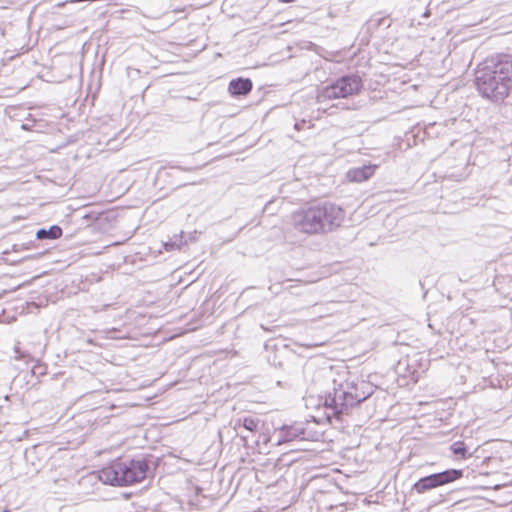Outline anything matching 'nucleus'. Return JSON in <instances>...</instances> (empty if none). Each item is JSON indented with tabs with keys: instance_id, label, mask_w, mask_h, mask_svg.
<instances>
[{
	"instance_id": "3",
	"label": "nucleus",
	"mask_w": 512,
	"mask_h": 512,
	"mask_svg": "<svg viewBox=\"0 0 512 512\" xmlns=\"http://www.w3.org/2000/svg\"><path fill=\"white\" fill-rule=\"evenodd\" d=\"M155 461L152 455L132 459H117L98 471V478L104 484L130 486L154 476Z\"/></svg>"
},
{
	"instance_id": "14",
	"label": "nucleus",
	"mask_w": 512,
	"mask_h": 512,
	"mask_svg": "<svg viewBox=\"0 0 512 512\" xmlns=\"http://www.w3.org/2000/svg\"><path fill=\"white\" fill-rule=\"evenodd\" d=\"M14 352L16 360H25L26 362L33 360V357H31L30 354L21 351L18 347H15Z\"/></svg>"
},
{
	"instance_id": "10",
	"label": "nucleus",
	"mask_w": 512,
	"mask_h": 512,
	"mask_svg": "<svg viewBox=\"0 0 512 512\" xmlns=\"http://www.w3.org/2000/svg\"><path fill=\"white\" fill-rule=\"evenodd\" d=\"M63 234L62 228L57 225H51L49 228H40L36 232V239L43 240H56L59 239Z\"/></svg>"
},
{
	"instance_id": "13",
	"label": "nucleus",
	"mask_w": 512,
	"mask_h": 512,
	"mask_svg": "<svg viewBox=\"0 0 512 512\" xmlns=\"http://www.w3.org/2000/svg\"><path fill=\"white\" fill-rule=\"evenodd\" d=\"M182 245H183L182 235L174 236V239H170L163 243L164 249L166 251L180 249Z\"/></svg>"
},
{
	"instance_id": "1",
	"label": "nucleus",
	"mask_w": 512,
	"mask_h": 512,
	"mask_svg": "<svg viewBox=\"0 0 512 512\" xmlns=\"http://www.w3.org/2000/svg\"><path fill=\"white\" fill-rule=\"evenodd\" d=\"M474 84L482 98L502 103L512 91V55L498 53L480 62L474 73Z\"/></svg>"
},
{
	"instance_id": "9",
	"label": "nucleus",
	"mask_w": 512,
	"mask_h": 512,
	"mask_svg": "<svg viewBox=\"0 0 512 512\" xmlns=\"http://www.w3.org/2000/svg\"><path fill=\"white\" fill-rule=\"evenodd\" d=\"M378 168L375 164L362 165L348 170L347 178L351 182H364L372 177Z\"/></svg>"
},
{
	"instance_id": "15",
	"label": "nucleus",
	"mask_w": 512,
	"mask_h": 512,
	"mask_svg": "<svg viewBox=\"0 0 512 512\" xmlns=\"http://www.w3.org/2000/svg\"><path fill=\"white\" fill-rule=\"evenodd\" d=\"M31 372L33 375H44L46 373V368L37 361L32 367Z\"/></svg>"
},
{
	"instance_id": "7",
	"label": "nucleus",
	"mask_w": 512,
	"mask_h": 512,
	"mask_svg": "<svg viewBox=\"0 0 512 512\" xmlns=\"http://www.w3.org/2000/svg\"><path fill=\"white\" fill-rule=\"evenodd\" d=\"M320 434L309 429L307 424L294 423L292 425H283L279 429V437L277 445L295 440H311L317 441Z\"/></svg>"
},
{
	"instance_id": "11",
	"label": "nucleus",
	"mask_w": 512,
	"mask_h": 512,
	"mask_svg": "<svg viewBox=\"0 0 512 512\" xmlns=\"http://www.w3.org/2000/svg\"><path fill=\"white\" fill-rule=\"evenodd\" d=\"M450 450L455 456L460 457L461 459H467L471 456L468 452V448L463 441H456L450 446Z\"/></svg>"
},
{
	"instance_id": "6",
	"label": "nucleus",
	"mask_w": 512,
	"mask_h": 512,
	"mask_svg": "<svg viewBox=\"0 0 512 512\" xmlns=\"http://www.w3.org/2000/svg\"><path fill=\"white\" fill-rule=\"evenodd\" d=\"M464 475L462 469H446L441 472L432 473L421 477L412 486V490L418 494L426 493L432 489L453 483L461 479Z\"/></svg>"
},
{
	"instance_id": "16",
	"label": "nucleus",
	"mask_w": 512,
	"mask_h": 512,
	"mask_svg": "<svg viewBox=\"0 0 512 512\" xmlns=\"http://www.w3.org/2000/svg\"><path fill=\"white\" fill-rule=\"evenodd\" d=\"M306 121L305 120H301V121H296L295 124H294V128L298 131L304 129L305 125H306Z\"/></svg>"
},
{
	"instance_id": "8",
	"label": "nucleus",
	"mask_w": 512,
	"mask_h": 512,
	"mask_svg": "<svg viewBox=\"0 0 512 512\" xmlns=\"http://www.w3.org/2000/svg\"><path fill=\"white\" fill-rule=\"evenodd\" d=\"M253 88V83L250 78L238 77L232 79L228 85V92L233 97L247 96Z\"/></svg>"
},
{
	"instance_id": "17",
	"label": "nucleus",
	"mask_w": 512,
	"mask_h": 512,
	"mask_svg": "<svg viewBox=\"0 0 512 512\" xmlns=\"http://www.w3.org/2000/svg\"><path fill=\"white\" fill-rule=\"evenodd\" d=\"M430 15V11L427 9L424 13H423V17H429Z\"/></svg>"
},
{
	"instance_id": "5",
	"label": "nucleus",
	"mask_w": 512,
	"mask_h": 512,
	"mask_svg": "<svg viewBox=\"0 0 512 512\" xmlns=\"http://www.w3.org/2000/svg\"><path fill=\"white\" fill-rule=\"evenodd\" d=\"M363 88V80L358 74L343 75L318 92V102L347 98L357 95Z\"/></svg>"
},
{
	"instance_id": "12",
	"label": "nucleus",
	"mask_w": 512,
	"mask_h": 512,
	"mask_svg": "<svg viewBox=\"0 0 512 512\" xmlns=\"http://www.w3.org/2000/svg\"><path fill=\"white\" fill-rule=\"evenodd\" d=\"M239 426L241 425L245 430L249 432H255L259 428L260 420L254 417H244L242 420L239 419Z\"/></svg>"
},
{
	"instance_id": "2",
	"label": "nucleus",
	"mask_w": 512,
	"mask_h": 512,
	"mask_svg": "<svg viewBox=\"0 0 512 512\" xmlns=\"http://www.w3.org/2000/svg\"><path fill=\"white\" fill-rule=\"evenodd\" d=\"M373 392V386L364 380L342 382L334 380L332 389L324 396H319L316 408L323 409L328 420L332 417L340 420L342 415L348 414L352 408L368 399Z\"/></svg>"
},
{
	"instance_id": "18",
	"label": "nucleus",
	"mask_w": 512,
	"mask_h": 512,
	"mask_svg": "<svg viewBox=\"0 0 512 512\" xmlns=\"http://www.w3.org/2000/svg\"><path fill=\"white\" fill-rule=\"evenodd\" d=\"M3 512H8V510H4Z\"/></svg>"
},
{
	"instance_id": "4",
	"label": "nucleus",
	"mask_w": 512,
	"mask_h": 512,
	"mask_svg": "<svg viewBox=\"0 0 512 512\" xmlns=\"http://www.w3.org/2000/svg\"><path fill=\"white\" fill-rule=\"evenodd\" d=\"M344 210L330 202L318 203L303 207L293 212L294 227L306 234L327 233L342 223Z\"/></svg>"
}]
</instances>
